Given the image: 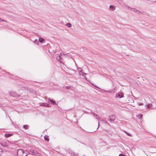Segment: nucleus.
I'll list each match as a JSON object with an SVG mask.
<instances>
[{"mask_svg": "<svg viewBox=\"0 0 156 156\" xmlns=\"http://www.w3.org/2000/svg\"><path fill=\"white\" fill-rule=\"evenodd\" d=\"M17 153L18 156H27L29 154L28 151H23L22 149H19Z\"/></svg>", "mask_w": 156, "mask_h": 156, "instance_id": "nucleus-1", "label": "nucleus"}, {"mask_svg": "<svg viewBox=\"0 0 156 156\" xmlns=\"http://www.w3.org/2000/svg\"><path fill=\"white\" fill-rule=\"evenodd\" d=\"M60 151L62 153H65V152H68L70 154L71 156H72L73 151L70 148H66L65 150L61 148L60 149Z\"/></svg>", "mask_w": 156, "mask_h": 156, "instance_id": "nucleus-2", "label": "nucleus"}, {"mask_svg": "<svg viewBox=\"0 0 156 156\" xmlns=\"http://www.w3.org/2000/svg\"><path fill=\"white\" fill-rule=\"evenodd\" d=\"M67 55L66 54H65L61 52L60 53V55H59V62H60L61 63L63 64L64 63V61L62 59L66 58Z\"/></svg>", "mask_w": 156, "mask_h": 156, "instance_id": "nucleus-3", "label": "nucleus"}, {"mask_svg": "<svg viewBox=\"0 0 156 156\" xmlns=\"http://www.w3.org/2000/svg\"><path fill=\"white\" fill-rule=\"evenodd\" d=\"M9 95L10 96L14 97H20V95L15 92L13 91H10L9 92Z\"/></svg>", "mask_w": 156, "mask_h": 156, "instance_id": "nucleus-4", "label": "nucleus"}, {"mask_svg": "<svg viewBox=\"0 0 156 156\" xmlns=\"http://www.w3.org/2000/svg\"><path fill=\"white\" fill-rule=\"evenodd\" d=\"M115 117L114 115H110L108 119V121L112 122H114L115 120Z\"/></svg>", "mask_w": 156, "mask_h": 156, "instance_id": "nucleus-5", "label": "nucleus"}, {"mask_svg": "<svg viewBox=\"0 0 156 156\" xmlns=\"http://www.w3.org/2000/svg\"><path fill=\"white\" fill-rule=\"evenodd\" d=\"M28 152L29 154H30L32 155H35L37 153V152L36 150L33 149L30 150Z\"/></svg>", "mask_w": 156, "mask_h": 156, "instance_id": "nucleus-6", "label": "nucleus"}, {"mask_svg": "<svg viewBox=\"0 0 156 156\" xmlns=\"http://www.w3.org/2000/svg\"><path fill=\"white\" fill-rule=\"evenodd\" d=\"M46 101L49 103L52 104L54 105H55L56 104L55 101L52 100L50 99L49 98H48L46 99Z\"/></svg>", "mask_w": 156, "mask_h": 156, "instance_id": "nucleus-7", "label": "nucleus"}, {"mask_svg": "<svg viewBox=\"0 0 156 156\" xmlns=\"http://www.w3.org/2000/svg\"><path fill=\"white\" fill-rule=\"evenodd\" d=\"M126 7L129 9H131V10H132V11H133V12H136V13H141V12L138 10H137L136 9H135L134 8H131V7H130L128 6H126Z\"/></svg>", "mask_w": 156, "mask_h": 156, "instance_id": "nucleus-8", "label": "nucleus"}, {"mask_svg": "<svg viewBox=\"0 0 156 156\" xmlns=\"http://www.w3.org/2000/svg\"><path fill=\"white\" fill-rule=\"evenodd\" d=\"M34 34H35V35L36 36H38V37H39V42H40L41 43H42L44 42V39L42 38H41V37L40 36L38 35L37 33H34Z\"/></svg>", "mask_w": 156, "mask_h": 156, "instance_id": "nucleus-9", "label": "nucleus"}, {"mask_svg": "<svg viewBox=\"0 0 156 156\" xmlns=\"http://www.w3.org/2000/svg\"><path fill=\"white\" fill-rule=\"evenodd\" d=\"M77 70L79 72H80L81 73H79L80 75H82L83 76V75H86L87 73H84L82 71V69L80 67H79L77 68Z\"/></svg>", "mask_w": 156, "mask_h": 156, "instance_id": "nucleus-10", "label": "nucleus"}, {"mask_svg": "<svg viewBox=\"0 0 156 156\" xmlns=\"http://www.w3.org/2000/svg\"><path fill=\"white\" fill-rule=\"evenodd\" d=\"M117 97L119 98H121L123 97V94L121 92H119L116 94Z\"/></svg>", "mask_w": 156, "mask_h": 156, "instance_id": "nucleus-11", "label": "nucleus"}, {"mask_svg": "<svg viewBox=\"0 0 156 156\" xmlns=\"http://www.w3.org/2000/svg\"><path fill=\"white\" fill-rule=\"evenodd\" d=\"M115 9V7L113 5H110L109 6V10L114 11Z\"/></svg>", "mask_w": 156, "mask_h": 156, "instance_id": "nucleus-12", "label": "nucleus"}, {"mask_svg": "<svg viewBox=\"0 0 156 156\" xmlns=\"http://www.w3.org/2000/svg\"><path fill=\"white\" fill-rule=\"evenodd\" d=\"M55 54V52H54L53 58H54L56 59L58 61V54H56L54 55Z\"/></svg>", "mask_w": 156, "mask_h": 156, "instance_id": "nucleus-13", "label": "nucleus"}, {"mask_svg": "<svg viewBox=\"0 0 156 156\" xmlns=\"http://www.w3.org/2000/svg\"><path fill=\"white\" fill-rule=\"evenodd\" d=\"M12 134L11 133H5V136L6 138L9 137L11 136H12Z\"/></svg>", "mask_w": 156, "mask_h": 156, "instance_id": "nucleus-14", "label": "nucleus"}, {"mask_svg": "<svg viewBox=\"0 0 156 156\" xmlns=\"http://www.w3.org/2000/svg\"><path fill=\"white\" fill-rule=\"evenodd\" d=\"M4 152L3 151L2 149L0 148V155L1 156H5L3 154V153Z\"/></svg>", "mask_w": 156, "mask_h": 156, "instance_id": "nucleus-15", "label": "nucleus"}, {"mask_svg": "<svg viewBox=\"0 0 156 156\" xmlns=\"http://www.w3.org/2000/svg\"><path fill=\"white\" fill-rule=\"evenodd\" d=\"M44 140L47 141H48L49 140V139L48 138V136H44Z\"/></svg>", "mask_w": 156, "mask_h": 156, "instance_id": "nucleus-16", "label": "nucleus"}, {"mask_svg": "<svg viewBox=\"0 0 156 156\" xmlns=\"http://www.w3.org/2000/svg\"><path fill=\"white\" fill-rule=\"evenodd\" d=\"M46 103L42 102L40 104V105L41 106L45 107Z\"/></svg>", "mask_w": 156, "mask_h": 156, "instance_id": "nucleus-17", "label": "nucleus"}, {"mask_svg": "<svg viewBox=\"0 0 156 156\" xmlns=\"http://www.w3.org/2000/svg\"><path fill=\"white\" fill-rule=\"evenodd\" d=\"M28 126L27 125H23V127L25 129H27L28 128Z\"/></svg>", "mask_w": 156, "mask_h": 156, "instance_id": "nucleus-18", "label": "nucleus"}, {"mask_svg": "<svg viewBox=\"0 0 156 156\" xmlns=\"http://www.w3.org/2000/svg\"><path fill=\"white\" fill-rule=\"evenodd\" d=\"M152 105L151 104H149L147 105V107L148 108H149L152 107Z\"/></svg>", "mask_w": 156, "mask_h": 156, "instance_id": "nucleus-19", "label": "nucleus"}, {"mask_svg": "<svg viewBox=\"0 0 156 156\" xmlns=\"http://www.w3.org/2000/svg\"><path fill=\"white\" fill-rule=\"evenodd\" d=\"M124 132L126 134L127 136H132V135L131 134L127 132H126L125 131H124Z\"/></svg>", "mask_w": 156, "mask_h": 156, "instance_id": "nucleus-20", "label": "nucleus"}, {"mask_svg": "<svg viewBox=\"0 0 156 156\" xmlns=\"http://www.w3.org/2000/svg\"><path fill=\"white\" fill-rule=\"evenodd\" d=\"M66 25L68 27H71V23H66Z\"/></svg>", "mask_w": 156, "mask_h": 156, "instance_id": "nucleus-21", "label": "nucleus"}, {"mask_svg": "<svg viewBox=\"0 0 156 156\" xmlns=\"http://www.w3.org/2000/svg\"><path fill=\"white\" fill-rule=\"evenodd\" d=\"M78 154L77 153H75L74 152H73V154H72V156H78Z\"/></svg>", "mask_w": 156, "mask_h": 156, "instance_id": "nucleus-22", "label": "nucleus"}, {"mask_svg": "<svg viewBox=\"0 0 156 156\" xmlns=\"http://www.w3.org/2000/svg\"><path fill=\"white\" fill-rule=\"evenodd\" d=\"M33 42L35 44H38L39 43V41L37 39H35Z\"/></svg>", "mask_w": 156, "mask_h": 156, "instance_id": "nucleus-23", "label": "nucleus"}, {"mask_svg": "<svg viewBox=\"0 0 156 156\" xmlns=\"http://www.w3.org/2000/svg\"><path fill=\"white\" fill-rule=\"evenodd\" d=\"M94 117H95V118L97 119H98L99 118V116L96 114L95 116H94Z\"/></svg>", "mask_w": 156, "mask_h": 156, "instance_id": "nucleus-24", "label": "nucleus"}, {"mask_svg": "<svg viewBox=\"0 0 156 156\" xmlns=\"http://www.w3.org/2000/svg\"><path fill=\"white\" fill-rule=\"evenodd\" d=\"M4 143H3L2 144V145L5 147H7L8 145L7 144H5L4 145H3Z\"/></svg>", "mask_w": 156, "mask_h": 156, "instance_id": "nucleus-25", "label": "nucleus"}, {"mask_svg": "<svg viewBox=\"0 0 156 156\" xmlns=\"http://www.w3.org/2000/svg\"><path fill=\"white\" fill-rule=\"evenodd\" d=\"M50 106H51V105H50L49 104L46 103L45 107H49Z\"/></svg>", "mask_w": 156, "mask_h": 156, "instance_id": "nucleus-26", "label": "nucleus"}, {"mask_svg": "<svg viewBox=\"0 0 156 156\" xmlns=\"http://www.w3.org/2000/svg\"><path fill=\"white\" fill-rule=\"evenodd\" d=\"M143 115L142 114H140L138 115V117L141 118L143 117Z\"/></svg>", "mask_w": 156, "mask_h": 156, "instance_id": "nucleus-27", "label": "nucleus"}, {"mask_svg": "<svg viewBox=\"0 0 156 156\" xmlns=\"http://www.w3.org/2000/svg\"><path fill=\"white\" fill-rule=\"evenodd\" d=\"M90 114L91 113L92 115H93L94 116H95L96 114L94 112H90Z\"/></svg>", "mask_w": 156, "mask_h": 156, "instance_id": "nucleus-28", "label": "nucleus"}, {"mask_svg": "<svg viewBox=\"0 0 156 156\" xmlns=\"http://www.w3.org/2000/svg\"><path fill=\"white\" fill-rule=\"evenodd\" d=\"M144 105V104L140 102L138 103V105L139 106L143 105Z\"/></svg>", "mask_w": 156, "mask_h": 156, "instance_id": "nucleus-29", "label": "nucleus"}, {"mask_svg": "<svg viewBox=\"0 0 156 156\" xmlns=\"http://www.w3.org/2000/svg\"><path fill=\"white\" fill-rule=\"evenodd\" d=\"M83 112H84V113H88V114H90V112H87L86 111H84V110H83Z\"/></svg>", "mask_w": 156, "mask_h": 156, "instance_id": "nucleus-30", "label": "nucleus"}, {"mask_svg": "<svg viewBox=\"0 0 156 156\" xmlns=\"http://www.w3.org/2000/svg\"><path fill=\"white\" fill-rule=\"evenodd\" d=\"M119 156H126V155L122 154H119Z\"/></svg>", "mask_w": 156, "mask_h": 156, "instance_id": "nucleus-31", "label": "nucleus"}, {"mask_svg": "<svg viewBox=\"0 0 156 156\" xmlns=\"http://www.w3.org/2000/svg\"><path fill=\"white\" fill-rule=\"evenodd\" d=\"M0 21H4V22H6V21L5 20H2L1 18H0Z\"/></svg>", "mask_w": 156, "mask_h": 156, "instance_id": "nucleus-32", "label": "nucleus"}, {"mask_svg": "<svg viewBox=\"0 0 156 156\" xmlns=\"http://www.w3.org/2000/svg\"><path fill=\"white\" fill-rule=\"evenodd\" d=\"M103 121L104 122H105V123L107 124L108 125L109 124V123L108 122H107L106 120H103Z\"/></svg>", "mask_w": 156, "mask_h": 156, "instance_id": "nucleus-33", "label": "nucleus"}, {"mask_svg": "<svg viewBox=\"0 0 156 156\" xmlns=\"http://www.w3.org/2000/svg\"><path fill=\"white\" fill-rule=\"evenodd\" d=\"M66 88L67 89H70L71 88V87L70 86H66Z\"/></svg>", "mask_w": 156, "mask_h": 156, "instance_id": "nucleus-34", "label": "nucleus"}, {"mask_svg": "<svg viewBox=\"0 0 156 156\" xmlns=\"http://www.w3.org/2000/svg\"><path fill=\"white\" fill-rule=\"evenodd\" d=\"M94 86L95 87H97V88H98L99 89H100V88H99V87H97V86H96V85H94Z\"/></svg>", "mask_w": 156, "mask_h": 156, "instance_id": "nucleus-35", "label": "nucleus"}, {"mask_svg": "<svg viewBox=\"0 0 156 156\" xmlns=\"http://www.w3.org/2000/svg\"><path fill=\"white\" fill-rule=\"evenodd\" d=\"M99 126H100L99 123V122H98V128H97V129H98V128Z\"/></svg>", "mask_w": 156, "mask_h": 156, "instance_id": "nucleus-36", "label": "nucleus"}, {"mask_svg": "<svg viewBox=\"0 0 156 156\" xmlns=\"http://www.w3.org/2000/svg\"><path fill=\"white\" fill-rule=\"evenodd\" d=\"M104 90V91L105 92H109V91H106V90Z\"/></svg>", "mask_w": 156, "mask_h": 156, "instance_id": "nucleus-37", "label": "nucleus"}, {"mask_svg": "<svg viewBox=\"0 0 156 156\" xmlns=\"http://www.w3.org/2000/svg\"><path fill=\"white\" fill-rule=\"evenodd\" d=\"M48 52H49V53H51V51H50V50L49 49H48Z\"/></svg>", "mask_w": 156, "mask_h": 156, "instance_id": "nucleus-38", "label": "nucleus"}, {"mask_svg": "<svg viewBox=\"0 0 156 156\" xmlns=\"http://www.w3.org/2000/svg\"><path fill=\"white\" fill-rule=\"evenodd\" d=\"M91 84L92 85H93V86H94V84H93V83H91Z\"/></svg>", "mask_w": 156, "mask_h": 156, "instance_id": "nucleus-39", "label": "nucleus"}, {"mask_svg": "<svg viewBox=\"0 0 156 156\" xmlns=\"http://www.w3.org/2000/svg\"><path fill=\"white\" fill-rule=\"evenodd\" d=\"M60 109H61V108H59V112L60 111Z\"/></svg>", "mask_w": 156, "mask_h": 156, "instance_id": "nucleus-40", "label": "nucleus"}]
</instances>
